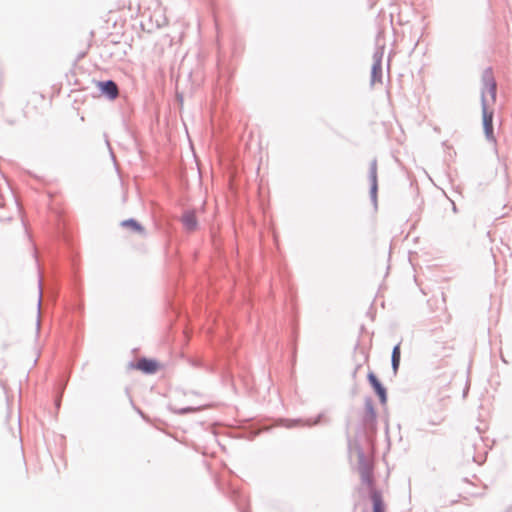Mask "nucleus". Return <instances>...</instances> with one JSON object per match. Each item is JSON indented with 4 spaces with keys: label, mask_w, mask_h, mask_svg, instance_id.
I'll use <instances>...</instances> for the list:
<instances>
[{
    "label": "nucleus",
    "mask_w": 512,
    "mask_h": 512,
    "mask_svg": "<svg viewBox=\"0 0 512 512\" xmlns=\"http://www.w3.org/2000/svg\"><path fill=\"white\" fill-rule=\"evenodd\" d=\"M10 206L13 207V209L17 213V217L14 219L15 233L19 235V237H21L23 240L27 241L28 243H31V235L28 231L25 220L21 216L19 204L8 182L3 179L0 181V210ZM10 220H13V217L10 214L0 212V221Z\"/></svg>",
    "instance_id": "obj_1"
},
{
    "label": "nucleus",
    "mask_w": 512,
    "mask_h": 512,
    "mask_svg": "<svg viewBox=\"0 0 512 512\" xmlns=\"http://www.w3.org/2000/svg\"><path fill=\"white\" fill-rule=\"evenodd\" d=\"M481 83V107H483V101H485L486 108H488L489 101L487 99V95H489L491 103H495L497 95V83L494 78L492 68L488 67L483 71Z\"/></svg>",
    "instance_id": "obj_2"
},
{
    "label": "nucleus",
    "mask_w": 512,
    "mask_h": 512,
    "mask_svg": "<svg viewBox=\"0 0 512 512\" xmlns=\"http://www.w3.org/2000/svg\"><path fill=\"white\" fill-rule=\"evenodd\" d=\"M358 470L362 482L371 487V490L374 489L373 464L366 458L364 451L361 449L358 451Z\"/></svg>",
    "instance_id": "obj_3"
},
{
    "label": "nucleus",
    "mask_w": 512,
    "mask_h": 512,
    "mask_svg": "<svg viewBox=\"0 0 512 512\" xmlns=\"http://www.w3.org/2000/svg\"><path fill=\"white\" fill-rule=\"evenodd\" d=\"M368 178L370 181V198L374 207H377L378 179L376 159H373L370 163Z\"/></svg>",
    "instance_id": "obj_4"
},
{
    "label": "nucleus",
    "mask_w": 512,
    "mask_h": 512,
    "mask_svg": "<svg viewBox=\"0 0 512 512\" xmlns=\"http://www.w3.org/2000/svg\"><path fill=\"white\" fill-rule=\"evenodd\" d=\"M482 108V118H483V128L484 133L489 141H495L494 132H493V117L494 112L489 111L488 108H486L485 101H483V107Z\"/></svg>",
    "instance_id": "obj_5"
},
{
    "label": "nucleus",
    "mask_w": 512,
    "mask_h": 512,
    "mask_svg": "<svg viewBox=\"0 0 512 512\" xmlns=\"http://www.w3.org/2000/svg\"><path fill=\"white\" fill-rule=\"evenodd\" d=\"M97 87L109 100H114L118 97L119 89L113 80L99 81Z\"/></svg>",
    "instance_id": "obj_6"
},
{
    "label": "nucleus",
    "mask_w": 512,
    "mask_h": 512,
    "mask_svg": "<svg viewBox=\"0 0 512 512\" xmlns=\"http://www.w3.org/2000/svg\"><path fill=\"white\" fill-rule=\"evenodd\" d=\"M367 379L369 384L374 389L375 393L379 397V400L382 404H385L387 401V391L383 384L380 382L378 377L373 373L369 372L367 375Z\"/></svg>",
    "instance_id": "obj_7"
},
{
    "label": "nucleus",
    "mask_w": 512,
    "mask_h": 512,
    "mask_svg": "<svg viewBox=\"0 0 512 512\" xmlns=\"http://www.w3.org/2000/svg\"><path fill=\"white\" fill-rule=\"evenodd\" d=\"M184 229L193 232L198 228V220L194 210H185L180 218Z\"/></svg>",
    "instance_id": "obj_8"
},
{
    "label": "nucleus",
    "mask_w": 512,
    "mask_h": 512,
    "mask_svg": "<svg viewBox=\"0 0 512 512\" xmlns=\"http://www.w3.org/2000/svg\"><path fill=\"white\" fill-rule=\"evenodd\" d=\"M136 368L146 374H153L158 369V362L153 359L142 357L137 361Z\"/></svg>",
    "instance_id": "obj_9"
},
{
    "label": "nucleus",
    "mask_w": 512,
    "mask_h": 512,
    "mask_svg": "<svg viewBox=\"0 0 512 512\" xmlns=\"http://www.w3.org/2000/svg\"><path fill=\"white\" fill-rule=\"evenodd\" d=\"M376 412L373 406V402L370 398L365 400V415L363 417V423L367 427H371L375 424Z\"/></svg>",
    "instance_id": "obj_10"
},
{
    "label": "nucleus",
    "mask_w": 512,
    "mask_h": 512,
    "mask_svg": "<svg viewBox=\"0 0 512 512\" xmlns=\"http://www.w3.org/2000/svg\"><path fill=\"white\" fill-rule=\"evenodd\" d=\"M320 419H321V415H319L314 420L307 419V420L303 421L302 419H285V420H282V422H283L284 426L287 428H293V427H297L299 425L311 427V426L318 424L320 422Z\"/></svg>",
    "instance_id": "obj_11"
},
{
    "label": "nucleus",
    "mask_w": 512,
    "mask_h": 512,
    "mask_svg": "<svg viewBox=\"0 0 512 512\" xmlns=\"http://www.w3.org/2000/svg\"><path fill=\"white\" fill-rule=\"evenodd\" d=\"M370 497L373 504V512H385V504L381 492L376 489H372Z\"/></svg>",
    "instance_id": "obj_12"
},
{
    "label": "nucleus",
    "mask_w": 512,
    "mask_h": 512,
    "mask_svg": "<svg viewBox=\"0 0 512 512\" xmlns=\"http://www.w3.org/2000/svg\"><path fill=\"white\" fill-rule=\"evenodd\" d=\"M382 83V63L373 62L371 68V85Z\"/></svg>",
    "instance_id": "obj_13"
},
{
    "label": "nucleus",
    "mask_w": 512,
    "mask_h": 512,
    "mask_svg": "<svg viewBox=\"0 0 512 512\" xmlns=\"http://www.w3.org/2000/svg\"><path fill=\"white\" fill-rule=\"evenodd\" d=\"M400 358H401V351H400V344H397L393 347L392 355H391V366L393 369V372L396 374L399 366H400Z\"/></svg>",
    "instance_id": "obj_14"
},
{
    "label": "nucleus",
    "mask_w": 512,
    "mask_h": 512,
    "mask_svg": "<svg viewBox=\"0 0 512 512\" xmlns=\"http://www.w3.org/2000/svg\"><path fill=\"white\" fill-rule=\"evenodd\" d=\"M121 226L122 227H129V228H131L132 230H134L135 232H137L139 234H143L145 232L144 227L138 221H136L133 218L123 220L121 222Z\"/></svg>",
    "instance_id": "obj_15"
},
{
    "label": "nucleus",
    "mask_w": 512,
    "mask_h": 512,
    "mask_svg": "<svg viewBox=\"0 0 512 512\" xmlns=\"http://www.w3.org/2000/svg\"><path fill=\"white\" fill-rule=\"evenodd\" d=\"M384 55V47H377L374 54H373V62L375 63H382Z\"/></svg>",
    "instance_id": "obj_16"
},
{
    "label": "nucleus",
    "mask_w": 512,
    "mask_h": 512,
    "mask_svg": "<svg viewBox=\"0 0 512 512\" xmlns=\"http://www.w3.org/2000/svg\"><path fill=\"white\" fill-rule=\"evenodd\" d=\"M197 410H199V408H194V407L188 406V407H183V408L177 409V410H175V412L179 415H186L188 413H192Z\"/></svg>",
    "instance_id": "obj_17"
},
{
    "label": "nucleus",
    "mask_w": 512,
    "mask_h": 512,
    "mask_svg": "<svg viewBox=\"0 0 512 512\" xmlns=\"http://www.w3.org/2000/svg\"><path fill=\"white\" fill-rule=\"evenodd\" d=\"M39 294H42L41 280H39ZM41 295H39V301L37 303L38 309H40Z\"/></svg>",
    "instance_id": "obj_18"
},
{
    "label": "nucleus",
    "mask_w": 512,
    "mask_h": 512,
    "mask_svg": "<svg viewBox=\"0 0 512 512\" xmlns=\"http://www.w3.org/2000/svg\"><path fill=\"white\" fill-rule=\"evenodd\" d=\"M32 248H33V257L37 260L36 248L33 244H32Z\"/></svg>",
    "instance_id": "obj_19"
},
{
    "label": "nucleus",
    "mask_w": 512,
    "mask_h": 512,
    "mask_svg": "<svg viewBox=\"0 0 512 512\" xmlns=\"http://www.w3.org/2000/svg\"><path fill=\"white\" fill-rule=\"evenodd\" d=\"M39 326H40V320L38 319L37 320V327L39 328Z\"/></svg>",
    "instance_id": "obj_20"
}]
</instances>
